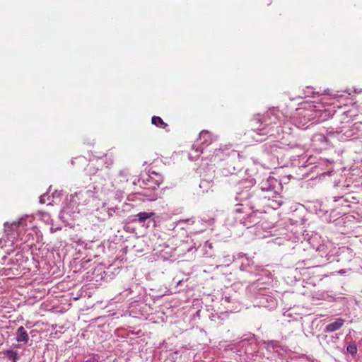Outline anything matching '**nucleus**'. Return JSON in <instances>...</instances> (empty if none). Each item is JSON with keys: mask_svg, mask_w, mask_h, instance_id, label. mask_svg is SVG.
I'll return each instance as SVG.
<instances>
[{"mask_svg": "<svg viewBox=\"0 0 362 362\" xmlns=\"http://www.w3.org/2000/svg\"><path fill=\"white\" fill-rule=\"evenodd\" d=\"M347 351L351 355H355L357 353V347L355 343L349 344L346 347Z\"/></svg>", "mask_w": 362, "mask_h": 362, "instance_id": "6e6552de", "label": "nucleus"}, {"mask_svg": "<svg viewBox=\"0 0 362 362\" xmlns=\"http://www.w3.org/2000/svg\"><path fill=\"white\" fill-rule=\"evenodd\" d=\"M81 192H75L74 194H71V197L72 199L75 197V196H78V194H80Z\"/></svg>", "mask_w": 362, "mask_h": 362, "instance_id": "9d476101", "label": "nucleus"}, {"mask_svg": "<svg viewBox=\"0 0 362 362\" xmlns=\"http://www.w3.org/2000/svg\"><path fill=\"white\" fill-rule=\"evenodd\" d=\"M26 221L25 219L21 218L18 221L13 222L8 225L5 224V232L7 234L8 238L13 243L16 240H23L24 233L26 231Z\"/></svg>", "mask_w": 362, "mask_h": 362, "instance_id": "f257e3e1", "label": "nucleus"}, {"mask_svg": "<svg viewBox=\"0 0 362 362\" xmlns=\"http://www.w3.org/2000/svg\"><path fill=\"white\" fill-rule=\"evenodd\" d=\"M213 140V135L209 131L203 130L200 132L198 141L202 145L209 146Z\"/></svg>", "mask_w": 362, "mask_h": 362, "instance_id": "7ed1b4c3", "label": "nucleus"}, {"mask_svg": "<svg viewBox=\"0 0 362 362\" xmlns=\"http://www.w3.org/2000/svg\"><path fill=\"white\" fill-rule=\"evenodd\" d=\"M86 362H90V360H88V361H87Z\"/></svg>", "mask_w": 362, "mask_h": 362, "instance_id": "f8f14e48", "label": "nucleus"}, {"mask_svg": "<svg viewBox=\"0 0 362 362\" xmlns=\"http://www.w3.org/2000/svg\"><path fill=\"white\" fill-rule=\"evenodd\" d=\"M264 4L267 5H270L272 4V0H265Z\"/></svg>", "mask_w": 362, "mask_h": 362, "instance_id": "1a4fd4ad", "label": "nucleus"}, {"mask_svg": "<svg viewBox=\"0 0 362 362\" xmlns=\"http://www.w3.org/2000/svg\"><path fill=\"white\" fill-rule=\"evenodd\" d=\"M5 354L9 359L12 360L13 362H16L18 359V354L14 351L7 350L5 351Z\"/></svg>", "mask_w": 362, "mask_h": 362, "instance_id": "0eeeda50", "label": "nucleus"}, {"mask_svg": "<svg viewBox=\"0 0 362 362\" xmlns=\"http://www.w3.org/2000/svg\"><path fill=\"white\" fill-rule=\"evenodd\" d=\"M2 240H0V244H1Z\"/></svg>", "mask_w": 362, "mask_h": 362, "instance_id": "9b49d317", "label": "nucleus"}, {"mask_svg": "<svg viewBox=\"0 0 362 362\" xmlns=\"http://www.w3.org/2000/svg\"><path fill=\"white\" fill-rule=\"evenodd\" d=\"M344 322H345V320L344 319L337 318L334 322L328 324L325 327V332H333L337 330H339L343 327Z\"/></svg>", "mask_w": 362, "mask_h": 362, "instance_id": "f03ea898", "label": "nucleus"}, {"mask_svg": "<svg viewBox=\"0 0 362 362\" xmlns=\"http://www.w3.org/2000/svg\"><path fill=\"white\" fill-rule=\"evenodd\" d=\"M151 123L156 126L157 127L165 129L168 127V124L164 122V121L158 116H153L151 118Z\"/></svg>", "mask_w": 362, "mask_h": 362, "instance_id": "39448f33", "label": "nucleus"}, {"mask_svg": "<svg viewBox=\"0 0 362 362\" xmlns=\"http://www.w3.org/2000/svg\"><path fill=\"white\" fill-rule=\"evenodd\" d=\"M16 339L18 342H23L25 344L28 342V334L23 326H21L18 328L16 331Z\"/></svg>", "mask_w": 362, "mask_h": 362, "instance_id": "20e7f679", "label": "nucleus"}, {"mask_svg": "<svg viewBox=\"0 0 362 362\" xmlns=\"http://www.w3.org/2000/svg\"><path fill=\"white\" fill-rule=\"evenodd\" d=\"M155 215L154 212H140L136 215L138 218V221L139 223H143L146 220L153 217Z\"/></svg>", "mask_w": 362, "mask_h": 362, "instance_id": "423d86ee", "label": "nucleus"}]
</instances>
